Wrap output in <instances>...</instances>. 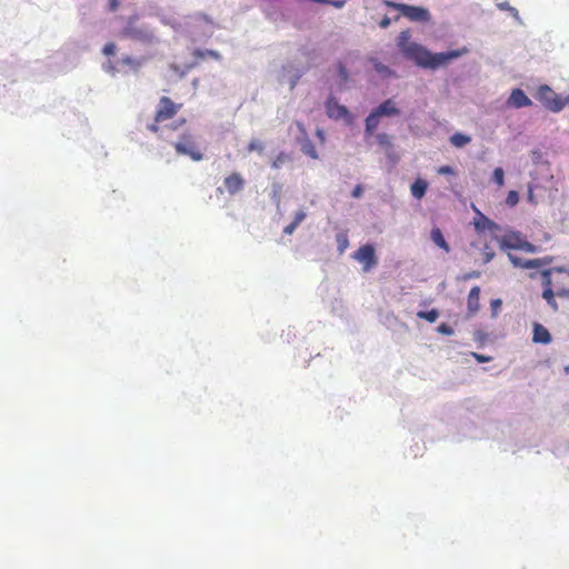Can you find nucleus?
Listing matches in <instances>:
<instances>
[{
    "label": "nucleus",
    "mask_w": 569,
    "mask_h": 569,
    "mask_svg": "<svg viewBox=\"0 0 569 569\" xmlns=\"http://www.w3.org/2000/svg\"><path fill=\"white\" fill-rule=\"evenodd\" d=\"M410 31L403 30L400 32L397 41V46L401 53L421 68L425 69H437L441 66H446L451 60L457 59L468 52L466 47L457 50H450L448 52L431 53L423 46L410 42Z\"/></svg>",
    "instance_id": "1"
},
{
    "label": "nucleus",
    "mask_w": 569,
    "mask_h": 569,
    "mask_svg": "<svg viewBox=\"0 0 569 569\" xmlns=\"http://www.w3.org/2000/svg\"><path fill=\"white\" fill-rule=\"evenodd\" d=\"M181 107L182 104L174 103L169 97H161L156 111L154 122L148 126V129L152 132H158V124L172 119Z\"/></svg>",
    "instance_id": "2"
},
{
    "label": "nucleus",
    "mask_w": 569,
    "mask_h": 569,
    "mask_svg": "<svg viewBox=\"0 0 569 569\" xmlns=\"http://www.w3.org/2000/svg\"><path fill=\"white\" fill-rule=\"evenodd\" d=\"M536 99L539 100L546 109L552 112H560L567 103V99L561 98L547 84L538 87Z\"/></svg>",
    "instance_id": "3"
},
{
    "label": "nucleus",
    "mask_w": 569,
    "mask_h": 569,
    "mask_svg": "<svg viewBox=\"0 0 569 569\" xmlns=\"http://www.w3.org/2000/svg\"><path fill=\"white\" fill-rule=\"evenodd\" d=\"M386 4L389 8L399 10L400 13L408 18L410 21L427 22L430 20V13L426 8L397 3L392 1H387Z\"/></svg>",
    "instance_id": "4"
},
{
    "label": "nucleus",
    "mask_w": 569,
    "mask_h": 569,
    "mask_svg": "<svg viewBox=\"0 0 569 569\" xmlns=\"http://www.w3.org/2000/svg\"><path fill=\"white\" fill-rule=\"evenodd\" d=\"M552 273H556L559 277H567V278H569V272L563 270V269H561V268H558V269H555V270H546V271L542 272L543 284H545L542 297L548 302V305L555 311H557L558 310V303L555 300V292H553V289H552V287H553V279L551 278Z\"/></svg>",
    "instance_id": "5"
},
{
    "label": "nucleus",
    "mask_w": 569,
    "mask_h": 569,
    "mask_svg": "<svg viewBox=\"0 0 569 569\" xmlns=\"http://www.w3.org/2000/svg\"><path fill=\"white\" fill-rule=\"evenodd\" d=\"M174 149L177 153L188 156L194 161H200L203 158L202 152L198 150L191 134H182L179 141L174 143Z\"/></svg>",
    "instance_id": "6"
},
{
    "label": "nucleus",
    "mask_w": 569,
    "mask_h": 569,
    "mask_svg": "<svg viewBox=\"0 0 569 569\" xmlns=\"http://www.w3.org/2000/svg\"><path fill=\"white\" fill-rule=\"evenodd\" d=\"M325 107H326L327 116L330 119H333V120L343 119V120H346L347 123H351L352 117H351L349 110L343 104H340L333 96H330L327 99Z\"/></svg>",
    "instance_id": "7"
},
{
    "label": "nucleus",
    "mask_w": 569,
    "mask_h": 569,
    "mask_svg": "<svg viewBox=\"0 0 569 569\" xmlns=\"http://www.w3.org/2000/svg\"><path fill=\"white\" fill-rule=\"evenodd\" d=\"M353 258L363 263V270L369 271L377 264L375 248L371 244L361 246L353 254Z\"/></svg>",
    "instance_id": "8"
},
{
    "label": "nucleus",
    "mask_w": 569,
    "mask_h": 569,
    "mask_svg": "<svg viewBox=\"0 0 569 569\" xmlns=\"http://www.w3.org/2000/svg\"><path fill=\"white\" fill-rule=\"evenodd\" d=\"M509 260L515 267L522 268V269H536L540 268L543 264H547L551 261V258L548 259H530V260H523L522 258H519L517 256H513L511 253L508 254Z\"/></svg>",
    "instance_id": "9"
},
{
    "label": "nucleus",
    "mask_w": 569,
    "mask_h": 569,
    "mask_svg": "<svg viewBox=\"0 0 569 569\" xmlns=\"http://www.w3.org/2000/svg\"><path fill=\"white\" fill-rule=\"evenodd\" d=\"M244 179L239 172H232L223 180V184L229 194L233 196L241 191L244 187Z\"/></svg>",
    "instance_id": "10"
},
{
    "label": "nucleus",
    "mask_w": 569,
    "mask_h": 569,
    "mask_svg": "<svg viewBox=\"0 0 569 569\" xmlns=\"http://www.w3.org/2000/svg\"><path fill=\"white\" fill-rule=\"evenodd\" d=\"M475 210L477 212V217L473 220V226L478 232H483L486 230H488L490 232H495L500 229L499 226L495 221L490 220L487 216L481 213L479 210H477V209H475Z\"/></svg>",
    "instance_id": "11"
},
{
    "label": "nucleus",
    "mask_w": 569,
    "mask_h": 569,
    "mask_svg": "<svg viewBox=\"0 0 569 569\" xmlns=\"http://www.w3.org/2000/svg\"><path fill=\"white\" fill-rule=\"evenodd\" d=\"M507 103L508 106L519 109L522 107H530L532 101L527 97L522 89L517 88L511 91Z\"/></svg>",
    "instance_id": "12"
},
{
    "label": "nucleus",
    "mask_w": 569,
    "mask_h": 569,
    "mask_svg": "<svg viewBox=\"0 0 569 569\" xmlns=\"http://www.w3.org/2000/svg\"><path fill=\"white\" fill-rule=\"evenodd\" d=\"M124 34L131 39L142 42H152L154 39V36L151 31L138 28H128L124 30Z\"/></svg>",
    "instance_id": "13"
},
{
    "label": "nucleus",
    "mask_w": 569,
    "mask_h": 569,
    "mask_svg": "<svg viewBox=\"0 0 569 569\" xmlns=\"http://www.w3.org/2000/svg\"><path fill=\"white\" fill-rule=\"evenodd\" d=\"M480 288L475 286L470 289L467 298V308L470 315H475L480 308Z\"/></svg>",
    "instance_id": "14"
},
{
    "label": "nucleus",
    "mask_w": 569,
    "mask_h": 569,
    "mask_svg": "<svg viewBox=\"0 0 569 569\" xmlns=\"http://www.w3.org/2000/svg\"><path fill=\"white\" fill-rule=\"evenodd\" d=\"M381 116L378 113V111L372 110L369 116L366 118L365 121V134L366 137H370L373 134L376 129L378 128L380 123Z\"/></svg>",
    "instance_id": "15"
},
{
    "label": "nucleus",
    "mask_w": 569,
    "mask_h": 569,
    "mask_svg": "<svg viewBox=\"0 0 569 569\" xmlns=\"http://www.w3.org/2000/svg\"><path fill=\"white\" fill-rule=\"evenodd\" d=\"M532 340L536 343L547 345L551 341V336H550L549 331L547 330V328H545L542 325L535 323Z\"/></svg>",
    "instance_id": "16"
},
{
    "label": "nucleus",
    "mask_w": 569,
    "mask_h": 569,
    "mask_svg": "<svg viewBox=\"0 0 569 569\" xmlns=\"http://www.w3.org/2000/svg\"><path fill=\"white\" fill-rule=\"evenodd\" d=\"M376 111H378L381 117H392L400 114V110L396 107L393 100L391 99H387L380 103L379 107L376 108Z\"/></svg>",
    "instance_id": "17"
},
{
    "label": "nucleus",
    "mask_w": 569,
    "mask_h": 569,
    "mask_svg": "<svg viewBox=\"0 0 569 569\" xmlns=\"http://www.w3.org/2000/svg\"><path fill=\"white\" fill-rule=\"evenodd\" d=\"M521 242V238L519 233L511 232L509 234H506L501 241L500 246L502 249H519Z\"/></svg>",
    "instance_id": "18"
},
{
    "label": "nucleus",
    "mask_w": 569,
    "mask_h": 569,
    "mask_svg": "<svg viewBox=\"0 0 569 569\" xmlns=\"http://www.w3.org/2000/svg\"><path fill=\"white\" fill-rule=\"evenodd\" d=\"M427 189L428 182L421 178H418L410 187L412 197L418 200L425 197Z\"/></svg>",
    "instance_id": "19"
},
{
    "label": "nucleus",
    "mask_w": 569,
    "mask_h": 569,
    "mask_svg": "<svg viewBox=\"0 0 569 569\" xmlns=\"http://www.w3.org/2000/svg\"><path fill=\"white\" fill-rule=\"evenodd\" d=\"M370 63L372 64L375 71L382 78H390L395 76V72L388 66L380 62L377 58H371Z\"/></svg>",
    "instance_id": "20"
},
{
    "label": "nucleus",
    "mask_w": 569,
    "mask_h": 569,
    "mask_svg": "<svg viewBox=\"0 0 569 569\" xmlns=\"http://www.w3.org/2000/svg\"><path fill=\"white\" fill-rule=\"evenodd\" d=\"M431 240L446 252L450 251V247L447 243L441 230L439 228H433L430 233Z\"/></svg>",
    "instance_id": "21"
},
{
    "label": "nucleus",
    "mask_w": 569,
    "mask_h": 569,
    "mask_svg": "<svg viewBox=\"0 0 569 569\" xmlns=\"http://www.w3.org/2000/svg\"><path fill=\"white\" fill-rule=\"evenodd\" d=\"M471 141V138L461 132H457L450 137V142L456 148H462Z\"/></svg>",
    "instance_id": "22"
},
{
    "label": "nucleus",
    "mask_w": 569,
    "mask_h": 569,
    "mask_svg": "<svg viewBox=\"0 0 569 569\" xmlns=\"http://www.w3.org/2000/svg\"><path fill=\"white\" fill-rule=\"evenodd\" d=\"M417 317L432 323L438 319L439 312L437 309H431L429 311H418Z\"/></svg>",
    "instance_id": "23"
},
{
    "label": "nucleus",
    "mask_w": 569,
    "mask_h": 569,
    "mask_svg": "<svg viewBox=\"0 0 569 569\" xmlns=\"http://www.w3.org/2000/svg\"><path fill=\"white\" fill-rule=\"evenodd\" d=\"M287 161H289V156L286 152H280L277 154V157L272 161V168L279 169L281 168Z\"/></svg>",
    "instance_id": "24"
},
{
    "label": "nucleus",
    "mask_w": 569,
    "mask_h": 569,
    "mask_svg": "<svg viewBox=\"0 0 569 569\" xmlns=\"http://www.w3.org/2000/svg\"><path fill=\"white\" fill-rule=\"evenodd\" d=\"M377 142L385 148H390L392 146L391 143V137L385 132L378 133L376 136Z\"/></svg>",
    "instance_id": "25"
},
{
    "label": "nucleus",
    "mask_w": 569,
    "mask_h": 569,
    "mask_svg": "<svg viewBox=\"0 0 569 569\" xmlns=\"http://www.w3.org/2000/svg\"><path fill=\"white\" fill-rule=\"evenodd\" d=\"M500 10L508 11L510 14L519 20V12L516 8L511 7L507 1L497 4Z\"/></svg>",
    "instance_id": "26"
},
{
    "label": "nucleus",
    "mask_w": 569,
    "mask_h": 569,
    "mask_svg": "<svg viewBox=\"0 0 569 569\" xmlns=\"http://www.w3.org/2000/svg\"><path fill=\"white\" fill-rule=\"evenodd\" d=\"M247 149L249 152L257 151L259 153H262L264 151V144L259 140L253 139L249 142Z\"/></svg>",
    "instance_id": "27"
},
{
    "label": "nucleus",
    "mask_w": 569,
    "mask_h": 569,
    "mask_svg": "<svg viewBox=\"0 0 569 569\" xmlns=\"http://www.w3.org/2000/svg\"><path fill=\"white\" fill-rule=\"evenodd\" d=\"M493 181L499 186L502 187L505 183V172L502 168H496L492 173Z\"/></svg>",
    "instance_id": "28"
},
{
    "label": "nucleus",
    "mask_w": 569,
    "mask_h": 569,
    "mask_svg": "<svg viewBox=\"0 0 569 569\" xmlns=\"http://www.w3.org/2000/svg\"><path fill=\"white\" fill-rule=\"evenodd\" d=\"M518 201H519L518 192L515 190L509 191L507 194V198H506V203L509 207H515L518 203Z\"/></svg>",
    "instance_id": "29"
},
{
    "label": "nucleus",
    "mask_w": 569,
    "mask_h": 569,
    "mask_svg": "<svg viewBox=\"0 0 569 569\" xmlns=\"http://www.w3.org/2000/svg\"><path fill=\"white\" fill-rule=\"evenodd\" d=\"M121 62H122V64H127V66H130V67L136 68V69L139 68L140 64H141L140 61H138L134 58H131L129 56L123 57L121 59Z\"/></svg>",
    "instance_id": "30"
},
{
    "label": "nucleus",
    "mask_w": 569,
    "mask_h": 569,
    "mask_svg": "<svg viewBox=\"0 0 569 569\" xmlns=\"http://www.w3.org/2000/svg\"><path fill=\"white\" fill-rule=\"evenodd\" d=\"M437 331L446 336L453 335V329L448 323H440L437 328Z\"/></svg>",
    "instance_id": "31"
},
{
    "label": "nucleus",
    "mask_w": 569,
    "mask_h": 569,
    "mask_svg": "<svg viewBox=\"0 0 569 569\" xmlns=\"http://www.w3.org/2000/svg\"><path fill=\"white\" fill-rule=\"evenodd\" d=\"M198 56H199V58L210 57L216 60L220 59V54L213 50H206V51L199 50Z\"/></svg>",
    "instance_id": "32"
},
{
    "label": "nucleus",
    "mask_w": 569,
    "mask_h": 569,
    "mask_svg": "<svg viewBox=\"0 0 569 569\" xmlns=\"http://www.w3.org/2000/svg\"><path fill=\"white\" fill-rule=\"evenodd\" d=\"M519 249L525 250L527 252H536L537 251L536 246H533L532 243L525 241L522 239H521Z\"/></svg>",
    "instance_id": "33"
},
{
    "label": "nucleus",
    "mask_w": 569,
    "mask_h": 569,
    "mask_svg": "<svg viewBox=\"0 0 569 569\" xmlns=\"http://www.w3.org/2000/svg\"><path fill=\"white\" fill-rule=\"evenodd\" d=\"M437 172L439 174H451V176H455L456 174V171L452 167L450 166H441L438 168Z\"/></svg>",
    "instance_id": "34"
},
{
    "label": "nucleus",
    "mask_w": 569,
    "mask_h": 569,
    "mask_svg": "<svg viewBox=\"0 0 569 569\" xmlns=\"http://www.w3.org/2000/svg\"><path fill=\"white\" fill-rule=\"evenodd\" d=\"M117 47L113 42H109L103 47V53L106 56H113L116 53Z\"/></svg>",
    "instance_id": "35"
},
{
    "label": "nucleus",
    "mask_w": 569,
    "mask_h": 569,
    "mask_svg": "<svg viewBox=\"0 0 569 569\" xmlns=\"http://www.w3.org/2000/svg\"><path fill=\"white\" fill-rule=\"evenodd\" d=\"M306 212L303 210H299L296 212L292 222L299 226L306 219Z\"/></svg>",
    "instance_id": "36"
},
{
    "label": "nucleus",
    "mask_w": 569,
    "mask_h": 569,
    "mask_svg": "<svg viewBox=\"0 0 569 569\" xmlns=\"http://www.w3.org/2000/svg\"><path fill=\"white\" fill-rule=\"evenodd\" d=\"M472 356L480 363L489 362L491 360V357L483 356V355L476 353V352H472Z\"/></svg>",
    "instance_id": "37"
},
{
    "label": "nucleus",
    "mask_w": 569,
    "mask_h": 569,
    "mask_svg": "<svg viewBox=\"0 0 569 569\" xmlns=\"http://www.w3.org/2000/svg\"><path fill=\"white\" fill-rule=\"evenodd\" d=\"M338 69H339V74L342 78V80L347 81L348 80V71H347L345 64L339 62Z\"/></svg>",
    "instance_id": "38"
},
{
    "label": "nucleus",
    "mask_w": 569,
    "mask_h": 569,
    "mask_svg": "<svg viewBox=\"0 0 569 569\" xmlns=\"http://www.w3.org/2000/svg\"><path fill=\"white\" fill-rule=\"evenodd\" d=\"M305 153H307L313 159L318 158L317 151L313 146L305 147Z\"/></svg>",
    "instance_id": "39"
},
{
    "label": "nucleus",
    "mask_w": 569,
    "mask_h": 569,
    "mask_svg": "<svg viewBox=\"0 0 569 569\" xmlns=\"http://www.w3.org/2000/svg\"><path fill=\"white\" fill-rule=\"evenodd\" d=\"M297 228L298 226L291 221L288 226L284 227L283 232L286 234H292Z\"/></svg>",
    "instance_id": "40"
},
{
    "label": "nucleus",
    "mask_w": 569,
    "mask_h": 569,
    "mask_svg": "<svg viewBox=\"0 0 569 569\" xmlns=\"http://www.w3.org/2000/svg\"><path fill=\"white\" fill-rule=\"evenodd\" d=\"M338 241H339V248H340V251H343V250L347 248V246H348V239H347V237H346V236H343V237H341V238L339 237V238H338Z\"/></svg>",
    "instance_id": "41"
},
{
    "label": "nucleus",
    "mask_w": 569,
    "mask_h": 569,
    "mask_svg": "<svg viewBox=\"0 0 569 569\" xmlns=\"http://www.w3.org/2000/svg\"><path fill=\"white\" fill-rule=\"evenodd\" d=\"M362 192H363L362 187L360 184H357L355 187V189L352 190V197L353 198H359V197H361Z\"/></svg>",
    "instance_id": "42"
},
{
    "label": "nucleus",
    "mask_w": 569,
    "mask_h": 569,
    "mask_svg": "<svg viewBox=\"0 0 569 569\" xmlns=\"http://www.w3.org/2000/svg\"><path fill=\"white\" fill-rule=\"evenodd\" d=\"M120 6V0H109V10L116 11Z\"/></svg>",
    "instance_id": "43"
},
{
    "label": "nucleus",
    "mask_w": 569,
    "mask_h": 569,
    "mask_svg": "<svg viewBox=\"0 0 569 569\" xmlns=\"http://www.w3.org/2000/svg\"><path fill=\"white\" fill-rule=\"evenodd\" d=\"M486 249H488V246H486ZM495 257V253L492 251L485 250V263L490 262Z\"/></svg>",
    "instance_id": "44"
},
{
    "label": "nucleus",
    "mask_w": 569,
    "mask_h": 569,
    "mask_svg": "<svg viewBox=\"0 0 569 569\" xmlns=\"http://www.w3.org/2000/svg\"><path fill=\"white\" fill-rule=\"evenodd\" d=\"M345 0L331 1V4L336 8H341L345 6ZM323 3H330V1L326 0Z\"/></svg>",
    "instance_id": "45"
},
{
    "label": "nucleus",
    "mask_w": 569,
    "mask_h": 569,
    "mask_svg": "<svg viewBox=\"0 0 569 569\" xmlns=\"http://www.w3.org/2000/svg\"><path fill=\"white\" fill-rule=\"evenodd\" d=\"M389 24H390V19H389L388 17H385V18L380 21V23H379V26H380L381 28H383V29H385V28H387V27H389Z\"/></svg>",
    "instance_id": "46"
},
{
    "label": "nucleus",
    "mask_w": 569,
    "mask_h": 569,
    "mask_svg": "<svg viewBox=\"0 0 569 569\" xmlns=\"http://www.w3.org/2000/svg\"><path fill=\"white\" fill-rule=\"evenodd\" d=\"M557 295L558 296H569V290H566L563 288H557Z\"/></svg>",
    "instance_id": "47"
},
{
    "label": "nucleus",
    "mask_w": 569,
    "mask_h": 569,
    "mask_svg": "<svg viewBox=\"0 0 569 569\" xmlns=\"http://www.w3.org/2000/svg\"><path fill=\"white\" fill-rule=\"evenodd\" d=\"M479 274H480V273H479L478 271H473V272H471V273L466 274L463 278H465V279L478 278V277H479Z\"/></svg>",
    "instance_id": "48"
},
{
    "label": "nucleus",
    "mask_w": 569,
    "mask_h": 569,
    "mask_svg": "<svg viewBox=\"0 0 569 569\" xmlns=\"http://www.w3.org/2000/svg\"><path fill=\"white\" fill-rule=\"evenodd\" d=\"M498 305H500V300L495 301V307H498Z\"/></svg>",
    "instance_id": "49"
},
{
    "label": "nucleus",
    "mask_w": 569,
    "mask_h": 569,
    "mask_svg": "<svg viewBox=\"0 0 569 569\" xmlns=\"http://www.w3.org/2000/svg\"><path fill=\"white\" fill-rule=\"evenodd\" d=\"M498 305H500V300L495 301V307H498Z\"/></svg>",
    "instance_id": "50"
}]
</instances>
